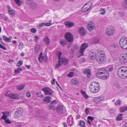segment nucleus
<instances>
[{"label":"nucleus","mask_w":127,"mask_h":127,"mask_svg":"<svg viewBox=\"0 0 127 127\" xmlns=\"http://www.w3.org/2000/svg\"><path fill=\"white\" fill-rule=\"evenodd\" d=\"M96 76L97 78L103 79H106L109 76L108 71L104 68L99 69L97 71Z\"/></svg>","instance_id":"nucleus-1"},{"label":"nucleus","mask_w":127,"mask_h":127,"mask_svg":"<svg viewBox=\"0 0 127 127\" xmlns=\"http://www.w3.org/2000/svg\"><path fill=\"white\" fill-rule=\"evenodd\" d=\"M117 74L118 76L121 78H127V70L124 67H121L118 69Z\"/></svg>","instance_id":"nucleus-2"},{"label":"nucleus","mask_w":127,"mask_h":127,"mask_svg":"<svg viewBox=\"0 0 127 127\" xmlns=\"http://www.w3.org/2000/svg\"><path fill=\"white\" fill-rule=\"evenodd\" d=\"M89 87L90 91L93 93L97 92L100 89L98 83L96 82L91 83Z\"/></svg>","instance_id":"nucleus-3"},{"label":"nucleus","mask_w":127,"mask_h":127,"mask_svg":"<svg viewBox=\"0 0 127 127\" xmlns=\"http://www.w3.org/2000/svg\"><path fill=\"white\" fill-rule=\"evenodd\" d=\"M103 51H101L100 54L96 58L97 62L99 64H103L106 61V59L105 55Z\"/></svg>","instance_id":"nucleus-4"},{"label":"nucleus","mask_w":127,"mask_h":127,"mask_svg":"<svg viewBox=\"0 0 127 127\" xmlns=\"http://www.w3.org/2000/svg\"><path fill=\"white\" fill-rule=\"evenodd\" d=\"M120 47L123 49H127V38L125 37L120 39L119 41Z\"/></svg>","instance_id":"nucleus-5"},{"label":"nucleus","mask_w":127,"mask_h":127,"mask_svg":"<svg viewBox=\"0 0 127 127\" xmlns=\"http://www.w3.org/2000/svg\"><path fill=\"white\" fill-rule=\"evenodd\" d=\"M57 54L58 56L59 61L58 63L56 64V68H58L63 64L64 63V59L61 57L62 55L61 52L58 51L57 52Z\"/></svg>","instance_id":"nucleus-6"},{"label":"nucleus","mask_w":127,"mask_h":127,"mask_svg":"<svg viewBox=\"0 0 127 127\" xmlns=\"http://www.w3.org/2000/svg\"><path fill=\"white\" fill-rule=\"evenodd\" d=\"M64 37L66 40L69 42H72L74 38L73 35L69 32L66 33L65 34Z\"/></svg>","instance_id":"nucleus-7"},{"label":"nucleus","mask_w":127,"mask_h":127,"mask_svg":"<svg viewBox=\"0 0 127 127\" xmlns=\"http://www.w3.org/2000/svg\"><path fill=\"white\" fill-rule=\"evenodd\" d=\"M115 32V30L113 27H108L106 29L105 32L107 35L111 36L113 35Z\"/></svg>","instance_id":"nucleus-8"},{"label":"nucleus","mask_w":127,"mask_h":127,"mask_svg":"<svg viewBox=\"0 0 127 127\" xmlns=\"http://www.w3.org/2000/svg\"><path fill=\"white\" fill-rule=\"evenodd\" d=\"M92 4L90 2H89L85 4L82 8V11L84 12L89 10L92 6Z\"/></svg>","instance_id":"nucleus-9"},{"label":"nucleus","mask_w":127,"mask_h":127,"mask_svg":"<svg viewBox=\"0 0 127 127\" xmlns=\"http://www.w3.org/2000/svg\"><path fill=\"white\" fill-rule=\"evenodd\" d=\"M87 27L88 30L91 31L95 28V24L92 21L90 22L87 25Z\"/></svg>","instance_id":"nucleus-10"},{"label":"nucleus","mask_w":127,"mask_h":127,"mask_svg":"<svg viewBox=\"0 0 127 127\" xmlns=\"http://www.w3.org/2000/svg\"><path fill=\"white\" fill-rule=\"evenodd\" d=\"M88 47V45L86 43H83L81 46V48L79 51L81 54L80 56L84 55L83 53L85 50Z\"/></svg>","instance_id":"nucleus-11"},{"label":"nucleus","mask_w":127,"mask_h":127,"mask_svg":"<svg viewBox=\"0 0 127 127\" xmlns=\"http://www.w3.org/2000/svg\"><path fill=\"white\" fill-rule=\"evenodd\" d=\"M42 90L44 92L45 94L47 95H51L53 94L52 91L49 88H44L42 89Z\"/></svg>","instance_id":"nucleus-12"},{"label":"nucleus","mask_w":127,"mask_h":127,"mask_svg":"<svg viewBox=\"0 0 127 127\" xmlns=\"http://www.w3.org/2000/svg\"><path fill=\"white\" fill-rule=\"evenodd\" d=\"M120 62L122 63H125L127 62V54H124L120 60Z\"/></svg>","instance_id":"nucleus-13"},{"label":"nucleus","mask_w":127,"mask_h":127,"mask_svg":"<svg viewBox=\"0 0 127 127\" xmlns=\"http://www.w3.org/2000/svg\"><path fill=\"white\" fill-rule=\"evenodd\" d=\"M7 7L8 9V12L9 14L12 16H14L15 12V10L14 9H11L9 6H7Z\"/></svg>","instance_id":"nucleus-14"},{"label":"nucleus","mask_w":127,"mask_h":127,"mask_svg":"<svg viewBox=\"0 0 127 127\" xmlns=\"http://www.w3.org/2000/svg\"><path fill=\"white\" fill-rule=\"evenodd\" d=\"M78 32L80 35L82 36L85 35L86 33V32L85 31L84 28L83 27L79 28Z\"/></svg>","instance_id":"nucleus-15"},{"label":"nucleus","mask_w":127,"mask_h":127,"mask_svg":"<svg viewBox=\"0 0 127 127\" xmlns=\"http://www.w3.org/2000/svg\"><path fill=\"white\" fill-rule=\"evenodd\" d=\"M64 23L65 26L68 28H71L74 25L73 22L69 21L65 22Z\"/></svg>","instance_id":"nucleus-16"},{"label":"nucleus","mask_w":127,"mask_h":127,"mask_svg":"<svg viewBox=\"0 0 127 127\" xmlns=\"http://www.w3.org/2000/svg\"><path fill=\"white\" fill-rule=\"evenodd\" d=\"M57 102L56 100H55L53 101L49 107V108L51 109H52L53 110H55L56 109V105L57 104Z\"/></svg>","instance_id":"nucleus-17"},{"label":"nucleus","mask_w":127,"mask_h":127,"mask_svg":"<svg viewBox=\"0 0 127 127\" xmlns=\"http://www.w3.org/2000/svg\"><path fill=\"white\" fill-rule=\"evenodd\" d=\"M104 99V97L103 96H100L95 98L94 99V101L96 103H97V102H100V101H103Z\"/></svg>","instance_id":"nucleus-18"},{"label":"nucleus","mask_w":127,"mask_h":127,"mask_svg":"<svg viewBox=\"0 0 127 127\" xmlns=\"http://www.w3.org/2000/svg\"><path fill=\"white\" fill-rule=\"evenodd\" d=\"M8 96L10 98L13 99H18L19 98V95L13 93H10L8 95Z\"/></svg>","instance_id":"nucleus-19"},{"label":"nucleus","mask_w":127,"mask_h":127,"mask_svg":"<svg viewBox=\"0 0 127 127\" xmlns=\"http://www.w3.org/2000/svg\"><path fill=\"white\" fill-rule=\"evenodd\" d=\"M23 113V110H19L15 112V117H19Z\"/></svg>","instance_id":"nucleus-20"},{"label":"nucleus","mask_w":127,"mask_h":127,"mask_svg":"<svg viewBox=\"0 0 127 127\" xmlns=\"http://www.w3.org/2000/svg\"><path fill=\"white\" fill-rule=\"evenodd\" d=\"M3 116L1 118L4 120H6L7 119V117L9 116V113L8 112H2Z\"/></svg>","instance_id":"nucleus-21"},{"label":"nucleus","mask_w":127,"mask_h":127,"mask_svg":"<svg viewBox=\"0 0 127 127\" xmlns=\"http://www.w3.org/2000/svg\"><path fill=\"white\" fill-rule=\"evenodd\" d=\"M43 40L44 42L48 45L49 44L50 41L49 39L47 36H45L43 38Z\"/></svg>","instance_id":"nucleus-22"},{"label":"nucleus","mask_w":127,"mask_h":127,"mask_svg":"<svg viewBox=\"0 0 127 127\" xmlns=\"http://www.w3.org/2000/svg\"><path fill=\"white\" fill-rule=\"evenodd\" d=\"M2 38L4 40L7 42H10L11 41V39L12 38V37L10 36L9 37H7L6 36H3Z\"/></svg>","instance_id":"nucleus-23"},{"label":"nucleus","mask_w":127,"mask_h":127,"mask_svg":"<svg viewBox=\"0 0 127 127\" xmlns=\"http://www.w3.org/2000/svg\"><path fill=\"white\" fill-rule=\"evenodd\" d=\"M52 98L49 96H46L43 100V102L45 103L48 102H49L51 100Z\"/></svg>","instance_id":"nucleus-24"},{"label":"nucleus","mask_w":127,"mask_h":127,"mask_svg":"<svg viewBox=\"0 0 127 127\" xmlns=\"http://www.w3.org/2000/svg\"><path fill=\"white\" fill-rule=\"evenodd\" d=\"M70 82L72 84L75 85H77L79 83V81L75 79H71L70 80Z\"/></svg>","instance_id":"nucleus-25"},{"label":"nucleus","mask_w":127,"mask_h":127,"mask_svg":"<svg viewBox=\"0 0 127 127\" xmlns=\"http://www.w3.org/2000/svg\"><path fill=\"white\" fill-rule=\"evenodd\" d=\"M63 110V106L62 105H59L57 108V112L59 113H62Z\"/></svg>","instance_id":"nucleus-26"},{"label":"nucleus","mask_w":127,"mask_h":127,"mask_svg":"<svg viewBox=\"0 0 127 127\" xmlns=\"http://www.w3.org/2000/svg\"><path fill=\"white\" fill-rule=\"evenodd\" d=\"M84 73L85 74H87V76L88 77H90L91 74V71L90 70L88 69H86L84 71Z\"/></svg>","instance_id":"nucleus-27"},{"label":"nucleus","mask_w":127,"mask_h":127,"mask_svg":"<svg viewBox=\"0 0 127 127\" xmlns=\"http://www.w3.org/2000/svg\"><path fill=\"white\" fill-rule=\"evenodd\" d=\"M44 57L43 56V53L42 52L40 54V56L38 60L40 62H41L44 61Z\"/></svg>","instance_id":"nucleus-28"},{"label":"nucleus","mask_w":127,"mask_h":127,"mask_svg":"<svg viewBox=\"0 0 127 127\" xmlns=\"http://www.w3.org/2000/svg\"><path fill=\"white\" fill-rule=\"evenodd\" d=\"M67 123L69 124L68 125L71 127L73 125V121L72 119H71V120H70L69 118H68L67 120Z\"/></svg>","instance_id":"nucleus-29"},{"label":"nucleus","mask_w":127,"mask_h":127,"mask_svg":"<svg viewBox=\"0 0 127 127\" xmlns=\"http://www.w3.org/2000/svg\"><path fill=\"white\" fill-rule=\"evenodd\" d=\"M79 125L81 127H85V122L83 121H80L79 123Z\"/></svg>","instance_id":"nucleus-30"},{"label":"nucleus","mask_w":127,"mask_h":127,"mask_svg":"<svg viewBox=\"0 0 127 127\" xmlns=\"http://www.w3.org/2000/svg\"><path fill=\"white\" fill-rule=\"evenodd\" d=\"M120 111L122 112H124L127 110V107H121L120 108Z\"/></svg>","instance_id":"nucleus-31"},{"label":"nucleus","mask_w":127,"mask_h":127,"mask_svg":"<svg viewBox=\"0 0 127 127\" xmlns=\"http://www.w3.org/2000/svg\"><path fill=\"white\" fill-rule=\"evenodd\" d=\"M122 114H120L119 115L117 118V119L118 121L121 120L122 118Z\"/></svg>","instance_id":"nucleus-32"},{"label":"nucleus","mask_w":127,"mask_h":127,"mask_svg":"<svg viewBox=\"0 0 127 127\" xmlns=\"http://www.w3.org/2000/svg\"><path fill=\"white\" fill-rule=\"evenodd\" d=\"M24 86L23 85H20L17 87V89L19 90H21L24 88Z\"/></svg>","instance_id":"nucleus-33"},{"label":"nucleus","mask_w":127,"mask_h":127,"mask_svg":"<svg viewBox=\"0 0 127 127\" xmlns=\"http://www.w3.org/2000/svg\"><path fill=\"white\" fill-rule=\"evenodd\" d=\"M74 75V73L73 72H70L67 74V76L69 77H73Z\"/></svg>","instance_id":"nucleus-34"},{"label":"nucleus","mask_w":127,"mask_h":127,"mask_svg":"<svg viewBox=\"0 0 127 127\" xmlns=\"http://www.w3.org/2000/svg\"><path fill=\"white\" fill-rule=\"evenodd\" d=\"M23 62L22 60H20L19 61L17 64V66L18 67H20L21 65H22L23 64Z\"/></svg>","instance_id":"nucleus-35"},{"label":"nucleus","mask_w":127,"mask_h":127,"mask_svg":"<svg viewBox=\"0 0 127 127\" xmlns=\"http://www.w3.org/2000/svg\"><path fill=\"white\" fill-rule=\"evenodd\" d=\"M36 95L37 96L40 98H42L43 97V95L40 93H36Z\"/></svg>","instance_id":"nucleus-36"},{"label":"nucleus","mask_w":127,"mask_h":127,"mask_svg":"<svg viewBox=\"0 0 127 127\" xmlns=\"http://www.w3.org/2000/svg\"><path fill=\"white\" fill-rule=\"evenodd\" d=\"M23 43H20L19 45V49H21L23 48Z\"/></svg>","instance_id":"nucleus-37"},{"label":"nucleus","mask_w":127,"mask_h":127,"mask_svg":"<svg viewBox=\"0 0 127 127\" xmlns=\"http://www.w3.org/2000/svg\"><path fill=\"white\" fill-rule=\"evenodd\" d=\"M64 66L65 65H67L69 62L68 60L67 59L64 58Z\"/></svg>","instance_id":"nucleus-38"},{"label":"nucleus","mask_w":127,"mask_h":127,"mask_svg":"<svg viewBox=\"0 0 127 127\" xmlns=\"http://www.w3.org/2000/svg\"><path fill=\"white\" fill-rule=\"evenodd\" d=\"M114 85L117 88L119 89L120 88V86L118 83H115L114 84Z\"/></svg>","instance_id":"nucleus-39"},{"label":"nucleus","mask_w":127,"mask_h":127,"mask_svg":"<svg viewBox=\"0 0 127 127\" xmlns=\"http://www.w3.org/2000/svg\"><path fill=\"white\" fill-rule=\"evenodd\" d=\"M115 111V110H114L113 109H112L109 110V112L111 114H112L114 113Z\"/></svg>","instance_id":"nucleus-40"},{"label":"nucleus","mask_w":127,"mask_h":127,"mask_svg":"<svg viewBox=\"0 0 127 127\" xmlns=\"http://www.w3.org/2000/svg\"><path fill=\"white\" fill-rule=\"evenodd\" d=\"M121 103L120 101V100H118L116 101L115 103V104L116 105H120Z\"/></svg>","instance_id":"nucleus-41"},{"label":"nucleus","mask_w":127,"mask_h":127,"mask_svg":"<svg viewBox=\"0 0 127 127\" xmlns=\"http://www.w3.org/2000/svg\"><path fill=\"white\" fill-rule=\"evenodd\" d=\"M4 120L5 122L7 124H10L11 123V121L8 119Z\"/></svg>","instance_id":"nucleus-42"},{"label":"nucleus","mask_w":127,"mask_h":127,"mask_svg":"<svg viewBox=\"0 0 127 127\" xmlns=\"http://www.w3.org/2000/svg\"><path fill=\"white\" fill-rule=\"evenodd\" d=\"M33 0H27V3L29 4H31L32 3Z\"/></svg>","instance_id":"nucleus-43"},{"label":"nucleus","mask_w":127,"mask_h":127,"mask_svg":"<svg viewBox=\"0 0 127 127\" xmlns=\"http://www.w3.org/2000/svg\"><path fill=\"white\" fill-rule=\"evenodd\" d=\"M79 45H78L77 44H74V49H78L79 48Z\"/></svg>","instance_id":"nucleus-44"},{"label":"nucleus","mask_w":127,"mask_h":127,"mask_svg":"<svg viewBox=\"0 0 127 127\" xmlns=\"http://www.w3.org/2000/svg\"><path fill=\"white\" fill-rule=\"evenodd\" d=\"M87 119L89 120H90L91 121H92L94 120V117L90 116H89L88 117Z\"/></svg>","instance_id":"nucleus-45"},{"label":"nucleus","mask_w":127,"mask_h":127,"mask_svg":"<svg viewBox=\"0 0 127 127\" xmlns=\"http://www.w3.org/2000/svg\"><path fill=\"white\" fill-rule=\"evenodd\" d=\"M45 26L48 27L52 25V23H45Z\"/></svg>","instance_id":"nucleus-46"},{"label":"nucleus","mask_w":127,"mask_h":127,"mask_svg":"<svg viewBox=\"0 0 127 127\" xmlns=\"http://www.w3.org/2000/svg\"><path fill=\"white\" fill-rule=\"evenodd\" d=\"M85 111L86 114L87 115H88V113H89V108H86L85 110Z\"/></svg>","instance_id":"nucleus-47"},{"label":"nucleus","mask_w":127,"mask_h":127,"mask_svg":"<svg viewBox=\"0 0 127 127\" xmlns=\"http://www.w3.org/2000/svg\"><path fill=\"white\" fill-rule=\"evenodd\" d=\"M0 48L4 50H6L7 49L6 48L4 47L0 43Z\"/></svg>","instance_id":"nucleus-48"},{"label":"nucleus","mask_w":127,"mask_h":127,"mask_svg":"<svg viewBox=\"0 0 127 127\" xmlns=\"http://www.w3.org/2000/svg\"><path fill=\"white\" fill-rule=\"evenodd\" d=\"M39 48L37 46H36L35 48L34 51L35 52H38L39 51Z\"/></svg>","instance_id":"nucleus-49"},{"label":"nucleus","mask_w":127,"mask_h":127,"mask_svg":"<svg viewBox=\"0 0 127 127\" xmlns=\"http://www.w3.org/2000/svg\"><path fill=\"white\" fill-rule=\"evenodd\" d=\"M31 31L32 33H34L36 32V30L35 29L33 28L31 29Z\"/></svg>","instance_id":"nucleus-50"},{"label":"nucleus","mask_w":127,"mask_h":127,"mask_svg":"<svg viewBox=\"0 0 127 127\" xmlns=\"http://www.w3.org/2000/svg\"><path fill=\"white\" fill-rule=\"evenodd\" d=\"M15 1L16 3L19 5H20L21 1L20 0H15Z\"/></svg>","instance_id":"nucleus-51"},{"label":"nucleus","mask_w":127,"mask_h":127,"mask_svg":"<svg viewBox=\"0 0 127 127\" xmlns=\"http://www.w3.org/2000/svg\"><path fill=\"white\" fill-rule=\"evenodd\" d=\"M34 37L35 38V41L36 42H38V39H39V37H38L37 36H36V35H35L34 36Z\"/></svg>","instance_id":"nucleus-52"},{"label":"nucleus","mask_w":127,"mask_h":127,"mask_svg":"<svg viewBox=\"0 0 127 127\" xmlns=\"http://www.w3.org/2000/svg\"><path fill=\"white\" fill-rule=\"evenodd\" d=\"M44 26H45L44 23H41L39 24V27L41 28V27H42Z\"/></svg>","instance_id":"nucleus-53"},{"label":"nucleus","mask_w":127,"mask_h":127,"mask_svg":"<svg viewBox=\"0 0 127 127\" xmlns=\"http://www.w3.org/2000/svg\"><path fill=\"white\" fill-rule=\"evenodd\" d=\"M119 13L120 15L122 16H124L125 15V14L124 12L122 11L119 12Z\"/></svg>","instance_id":"nucleus-54"},{"label":"nucleus","mask_w":127,"mask_h":127,"mask_svg":"<svg viewBox=\"0 0 127 127\" xmlns=\"http://www.w3.org/2000/svg\"><path fill=\"white\" fill-rule=\"evenodd\" d=\"M92 55H91V58H92V59H93L94 57H95V53H94V52H92Z\"/></svg>","instance_id":"nucleus-55"},{"label":"nucleus","mask_w":127,"mask_h":127,"mask_svg":"<svg viewBox=\"0 0 127 127\" xmlns=\"http://www.w3.org/2000/svg\"><path fill=\"white\" fill-rule=\"evenodd\" d=\"M15 72L16 74H18V73H19L20 72V71H19L17 69L15 70Z\"/></svg>","instance_id":"nucleus-56"},{"label":"nucleus","mask_w":127,"mask_h":127,"mask_svg":"<svg viewBox=\"0 0 127 127\" xmlns=\"http://www.w3.org/2000/svg\"><path fill=\"white\" fill-rule=\"evenodd\" d=\"M31 96V94L29 93H27V97H29Z\"/></svg>","instance_id":"nucleus-57"},{"label":"nucleus","mask_w":127,"mask_h":127,"mask_svg":"<svg viewBox=\"0 0 127 127\" xmlns=\"http://www.w3.org/2000/svg\"><path fill=\"white\" fill-rule=\"evenodd\" d=\"M124 3L125 4H124L127 5H126L125 6V8H126V7H127V0H125Z\"/></svg>","instance_id":"nucleus-58"},{"label":"nucleus","mask_w":127,"mask_h":127,"mask_svg":"<svg viewBox=\"0 0 127 127\" xmlns=\"http://www.w3.org/2000/svg\"><path fill=\"white\" fill-rule=\"evenodd\" d=\"M83 96L86 99L88 97V96L86 94V93L85 94V95H83Z\"/></svg>","instance_id":"nucleus-59"},{"label":"nucleus","mask_w":127,"mask_h":127,"mask_svg":"<svg viewBox=\"0 0 127 127\" xmlns=\"http://www.w3.org/2000/svg\"><path fill=\"white\" fill-rule=\"evenodd\" d=\"M55 79H53V81H51V83L54 85L55 84Z\"/></svg>","instance_id":"nucleus-60"},{"label":"nucleus","mask_w":127,"mask_h":127,"mask_svg":"<svg viewBox=\"0 0 127 127\" xmlns=\"http://www.w3.org/2000/svg\"><path fill=\"white\" fill-rule=\"evenodd\" d=\"M113 67H110L108 71L110 72L112 71L113 69Z\"/></svg>","instance_id":"nucleus-61"},{"label":"nucleus","mask_w":127,"mask_h":127,"mask_svg":"<svg viewBox=\"0 0 127 127\" xmlns=\"http://www.w3.org/2000/svg\"><path fill=\"white\" fill-rule=\"evenodd\" d=\"M81 91L83 95H85V94L86 93L85 92L83 91L82 90Z\"/></svg>","instance_id":"nucleus-62"},{"label":"nucleus","mask_w":127,"mask_h":127,"mask_svg":"<svg viewBox=\"0 0 127 127\" xmlns=\"http://www.w3.org/2000/svg\"><path fill=\"white\" fill-rule=\"evenodd\" d=\"M104 9H103V10H102V11H103V12H100V14H101L103 15L105 13V11L104 10Z\"/></svg>","instance_id":"nucleus-63"},{"label":"nucleus","mask_w":127,"mask_h":127,"mask_svg":"<svg viewBox=\"0 0 127 127\" xmlns=\"http://www.w3.org/2000/svg\"><path fill=\"white\" fill-rule=\"evenodd\" d=\"M17 69L20 72L22 71V69L21 68H17Z\"/></svg>","instance_id":"nucleus-64"}]
</instances>
